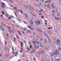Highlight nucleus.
Returning <instances> with one entry per match:
<instances>
[{
	"label": "nucleus",
	"instance_id": "nucleus-1",
	"mask_svg": "<svg viewBox=\"0 0 61 61\" xmlns=\"http://www.w3.org/2000/svg\"><path fill=\"white\" fill-rule=\"evenodd\" d=\"M20 43H21V46L22 47H21L20 48L21 49V50H20V53H22V52H23V43L21 42Z\"/></svg>",
	"mask_w": 61,
	"mask_h": 61
},
{
	"label": "nucleus",
	"instance_id": "nucleus-2",
	"mask_svg": "<svg viewBox=\"0 0 61 61\" xmlns=\"http://www.w3.org/2000/svg\"><path fill=\"white\" fill-rule=\"evenodd\" d=\"M1 4L2 5H3H3H1V6L3 8H5V4L3 2H2L1 3Z\"/></svg>",
	"mask_w": 61,
	"mask_h": 61
},
{
	"label": "nucleus",
	"instance_id": "nucleus-3",
	"mask_svg": "<svg viewBox=\"0 0 61 61\" xmlns=\"http://www.w3.org/2000/svg\"><path fill=\"white\" fill-rule=\"evenodd\" d=\"M53 54H55V55H58V54H59V52H58V51L56 50L55 51V53H53Z\"/></svg>",
	"mask_w": 61,
	"mask_h": 61
},
{
	"label": "nucleus",
	"instance_id": "nucleus-4",
	"mask_svg": "<svg viewBox=\"0 0 61 61\" xmlns=\"http://www.w3.org/2000/svg\"><path fill=\"white\" fill-rule=\"evenodd\" d=\"M55 19H56V20H58V21H59V20H61V18L60 17V18H56V16H55Z\"/></svg>",
	"mask_w": 61,
	"mask_h": 61
},
{
	"label": "nucleus",
	"instance_id": "nucleus-5",
	"mask_svg": "<svg viewBox=\"0 0 61 61\" xmlns=\"http://www.w3.org/2000/svg\"><path fill=\"white\" fill-rule=\"evenodd\" d=\"M44 33L45 35H46V36H47V38L48 39V38H49V37H48V35L47 34H46V33L45 32H44Z\"/></svg>",
	"mask_w": 61,
	"mask_h": 61
},
{
	"label": "nucleus",
	"instance_id": "nucleus-6",
	"mask_svg": "<svg viewBox=\"0 0 61 61\" xmlns=\"http://www.w3.org/2000/svg\"><path fill=\"white\" fill-rule=\"evenodd\" d=\"M37 30L38 31H39V32H41V33H42V31L41 30L39 29H37Z\"/></svg>",
	"mask_w": 61,
	"mask_h": 61
},
{
	"label": "nucleus",
	"instance_id": "nucleus-7",
	"mask_svg": "<svg viewBox=\"0 0 61 61\" xmlns=\"http://www.w3.org/2000/svg\"><path fill=\"white\" fill-rule=\"evenodd\" d=\"M37 22L38 23V24H41V21H40V20H37Z\"/></svg>",
	"mask_w": 61,
	"mask_h": 61
},
{
	"label": "nucleus",
	"instance_id": "nucleus-8",
	"mask_svg": "<svg viewBox=\"0 0 61 61\" xmlns=\"http://www.w3.org/2000/svg\"><path fill=\"white\" fill-rule=\"evenodd\" d=\"M30 22L31 24H32V25H33V21L32 20H30Z\"/></svg>",
	"mask_w": 61,
	"mask_h": 61
},
{
	"label": "nucleus",
	"instance_id": "nucleus-9",
	"mask_svg": "<svg viewBox=\"0 0 61 61\" xmlns=\"http://www.w3.org/2000/svg\"><path fill=\"white\" fill-rule=\"evenodd\" d=\"M57 42H58V44H60V41H59V40L58 39L57 41Z\"/></svg>",
	"mask_w": 61,
	"mask_h": 61
},
{
	"label": "nucleus",
	"instance_id": "nucleus-10",
	"mask_svg": "<svg viewBox=\"0 0 61 61\" xmlns=\"http://www.w3.org/2000/svg\"><path fill=\"white\" fill-rule=\"evenodd\" d=\"M20 12L21 13V14H23V11H22L21 10H20Z\"/></svg>",
	"mask_w": 61,
	"mask_h": 61
},
{
	"label": "nucleus",
	"instance_id": "nucleus-11",
	"mask_svg": "<svg viewBox=\"0 0 61 61\" xmlns=\"http://www.w3.org/2000/svg\"><path fill=\"white\" fill-rule=\"evenodd\" d=\"M35 23L36 24V25H38V23H37V22H36V21H35Z\"/></svg>",
	"mask_w": 61,
	"mask_h": 61
},
{
	"label": "nucleus",
	"instance_id": "nucleus-12",
	"mask_svg": "<svg viewBox=\"0 0 61 61\" xmlns=\"http://www.w3.org/2000/svg\"><path fill=\"white\" fill-rule=\"evenodd\" d=\"M9 32H10V33H11L12 32V31H11V30H9Z\"/></svg>",
	"mask_w": 61,
	"mask_h": 61
},
{
	"label": "nucleus",
	"instance_id": "nucleus-13",
	"mask_svg": "<svg viewBox=\"0 0 61 61\" xmlns=\"http://www.w3.org/2000/svg\"><path fill=\"white\" fill-rule=\"evenodd\" d=\"M45 44H46V43L47 42H46V39H45Z\"/></svg>",
	"mask_w": 61,
	"mask_h": 61
},
{
	"label": "nucleus",
	"instance_id": "nucleus-14",
	"mask_svg": "<svg viewBox=\"0 0 61 61\" xmlns=\"http://www.w3.org/2000/svg\"><path fill=\"white\" fill-rule=\"evenodd\" d=\"M18 54V52H17L16 53V54L15 55V56H16Z\"/></svg>",
	"mask_w": 61,
	"mask_h": 61
},
{
	"label": "nucleus",
	"instance_id": "nucleus-15",
	"mask_svg": "<svg viewBox=\"0 0 61 61\" xmlns=\"http://www.w3.org/2000/svg\"><path fill=\"white\" fill-rule=\"evenodd\" d=\"M29 44L30 46H31V43L30 42H29Z\"/></svg>",
	"mask_w": 61,
	"mask_h": 61
},
{
	"label": "nucleus",
	"instance_id": "nucleus-16",
	"mask_svg": "<svg viewBox=\"0 0 61 61\" xmlns=\"http://www.w3.org/2000/svg\"><path fill=\"white\" fill-rule=\"evenodd\" d=\"M47 7L48 8H49V7H50V5H47Z\"/></svg>",
	"mask_w": 61,
	"mask_h": 61
},
{
	"label": "nucleus",
	"instance_id": "nucleus-17",
	"mask_svg": "<svg viewBox=\"0 0 61 61\" xmlns=\"http://www.w3.org/2000/svg\"><path fill=\"white\" fill-rule=\"evenodd\" d=\"M5 45H6L7 44V42L6 41H5Z\"/></svg>",
	"mask_w": 61,
	"mask_h": 61
},
{
	"label": "nucleus",
	"instance_id": "nucleus-18",
	"mask_svg": "<svg viewBox=\"0 0 61 61\" xmlns=\"http://www.w3.org/2000/svg\"><path fill=\"white\" fill-rule=\"evenodd\" d=\"M28 8L30 10H31V7H28Z\"/></svg>",
	"mask_w": 61,
	"mask_h": 61
},
{
	"label": "nucleus",
	"instance_id": "nucleus-19",
	"mask_svg": "<svg viewBox=\"0 0 61 61\" xmlns=\"http://www.w3.org/2000/svg\"><path fill=\"white\" fill-rule=\"evenodd\" d=\"M51 6L52 7H53L54 6V4H52L51 5Z\"/></svg>",
	"mask_w": 61,
	"mask_h": 61
},
{
	"label": "nucleus",
	"instance_id": "nucleus-20",
	"mask_svg": "<svg viewBox=\"0 0 61 61\" xmlns=\"http://www.w3.org/2000/svg\"><path fill=\"white\" fill-rule=\"evenodd\" d=\"M18 32L19 33V34L20 35H22V34H21V33H20V31H18Z\"/></svg>",
	"mask_w": 61,
	"mask_h": 61
},
{
	"label": "nucleus",
	"instance_id": "nucleus-21",
	"mask_svg": "<svg viewBox=\"0 0 61 61\" xmlns=\"http://www.w3.org/2000/svg\"><path fill=\"white\" fill-rule=\"evenodd\" d=\"M8 19H11V17H8Z\"/></svg>",
	"mask_w": 61,
	"mask_h": 61
},
{
	"label": "nucleus",
	"instance_id": "nucleus-22",
	"mask_svg": "<svg viewBox=\"0 0 61 61\" xmlns=\"http://www.w3.org/2000/svg\"><path fill=\"white\" fill-rule=\"evenodd\" d=\"M12 50L13 51H14V48H13V47H12Z\"/></svg>",
	"mask_w": 61,
	"mask_h": 61
},
{
	"label": "nucleus",
	"instance_id": "nucleus-23",
	"mask_svg": "<svg viewBox=\"0 0 61 61\" xmlns=\"http://www.w3.org/2000/svg\"><path fill=\"white\" fill-rule=\"evenodd\" d=\"M49 1H45V3H48V2H49Z\"/></svg>",
	"mask_w": 61,
	"mask_h": 61
},
{
	"label": "nucleus",
	"instance_id": "nucleus-24",
	"mask_svg": "<svg viewBox=\"0 0 61 61\" xmlns=\"http://www.w3.org/2000/svg\"><path fill=\"white\" fill-rule=\"evenodd\" d=\"M30 30H34V29H32L31 27H30Z\"/></svg>",
	"mask_w": 61,
	"mask_h": 61
},
{
	"label": "nucleus",
	"instance_id": "nucleus-25",
	"mask_svg": "<svg viewBox=\"0 0 61 61\" xmlns=\"http://www.w3.org/2000/svg\"><path fill=\"white\" fill-rule=\"evenodd\" d=\"M2 13H3V15H4L5 14V13L4 12V11H2Z\"/></svg>",
	"mask_w": 61,
	"mask_h": 61
},
{
	"label": "nucleus",
	"instance_id": "nucleus-26",
	"mask_svg": "<svg viewBox=\"0 0 61 61\" xmlns=\"http://www.w3.org/2000/svg\"><path fill=\"white\" fill-rule=\"evenodd\" d=\"M6 36L7 37H8V34H6Z\"/></svg>",
	"mask_w": 61,
	"mask_h": 61
},
{
	"label": "nucleus",
	"instance_id": "nucleus-27",
	"mask_svg": "<svg viewBox=\"0 0 61 61\" xmlns=\"http://www.w3.org/2000/svg\"><path fill=\"white\" fill-rule=\"evenodd\" d=\"M33 59H34V61H36V59H35V57H33Z\"/></svg>",
	"mask_w": 61,
	"mask_h": 61
},
{
	"label": "nucleus",
	"instance_id": "nucleus-28",
	"mask_svg": "<svg viewBox=\"0 0 61 61\" xmlns=\"http://www.w3.org/2000/svg\"><path fill=\"white\" fill-rule=\"evenodd\" d=\"M32 48V46H30V48Z\"/></svg>",
	"mask_w": 61,
	"mask_h": 61
},
{
	"label": "nucleus",
	"instance_id": "nucleus-29",
	"mask_svg": "<svg viewBox=\"0 0 61 61\" xmlns=\"http://www.w3.org/2000/svg\"><path fill=\"white\" fill-rule=\"evenodd\" d=\"M56 45H57V46H58V44L57 43V42H56Z\"/></svg>",
	"mask_w": 61,
	"mask_h": 61
},
{
	"label": "nucleus",
	"instance_id": "nucleus-30",
	"mask_svg": "<svg viewBox=\"0 0 61 61\" xmlns=\"http://www.w3.org/2000/svg\"><path fill=\"white\" fill-rule=\"evenodd\" d=\"M37 47V46H36L35 45V46H34V47H35V48H36V47Z\"/></svg>",
	"mask_w": 61,
	"mask_h": 61
},
{
	"label": "nucleus",
	"instance_id": "nucleus-31",
	"mask_svg": "<svg viewBox=\"0 0 61 61\" xmlns=\"http://www.w3.org/2000/svg\"><path fill=\"white\" fill-rule=\"evenodd\" d=\"M17 20H18L19 21H21V20L19 19H17Z\"/></svg>",
	"mask_w": 61,
	"mask_h": 61
},
{
	"label": "nucleus",
	"instance_id": "nucleus-32",
	"mask_svg": "<svg viewBox=\"0 0 61 61\" xmlns=\"http://www.w3.org/2000/svg\"><path fill=\"white\" fill-rule=\"evenodd\" d=\"M10 3H13V1L12 0H10Z\"/></svg>",
	"mask_w": 61,
	"mask_h": 61
},
{
	"label": "nucleus",
	"instance_id": "nucleus-33",
	"mask_svg": "<svg viewBox=\"0 0 61 61\" xmlns=\"http://www.w3.org/2000/svg\"><path fill=\"white\" fill-rule=\"evenodd\" d=\"M26 28H24V31H25V30H26Z\"/></svg>",
	"mask_w": 61,
	"mask_h": 61
},
{
	"label": "nucleus",
	"instance_id": "nucleus-34",
	"mask_svg": "<svg viewBox=\"0 0 61 61\" xmlns=\"http://www.w3.org/2000/svg\"><path fill=\"white\" fill-rule=\"evenodd\" d=\"M14 41H16V39H15V38H14Z\"/></svg>",
	"mask_w": 61,
	"mask_h": 61
},
{
	"label": "nucleus",
	"instance_id": "nucleus-35",
	"mask_svg": "<svg viewBox=\"0 0 61 61\" xmlns=\"http://www.w3.org/2000/svg\"><path fill=\"white\" fill-rule=\"evenodd\" d=\"M30 27H31L30 26H28V27L29 28H30Z\"/></svg>",
	"mask_w": 61,
	"mask_h": 61
},
{
	"label": "nucleus",
	"instance_id": "nucleus-36",
	"mask_svg": "<svg viewBox=\"0 0 61 61\" xmlns=\"http://www.w3.org/2000/svg\"><path fill=\"white\" fill-rule=\"evenodd\" d=\"M27 48L28 49V50H30V49H29V48L27 47Z\"/></svg>",
	"mask_w": 61,
	"mask_h": 61
},
{
	"label": "nucleus",
	"instance_id": "nucleus-37",
	"mask_svg": "<svg viewBox=\"0 0 61 61\" xmlns=\"http://www.w3.org/2000/svg\"><path fill=\"white\" fill-rule=\"evenodd\" d=\"M57 61H59V59H57Z\"/></svg>",
	"mask_w": 61,
	"mask_h": 61
},
{
	"label": "nucleus",
	"instance_id": "nucleus-38",
	"mask_svg": "<svg viewBox=\"0 0 61 61\" xmlns=\"http://www.w3.org/2000/svg\"><path fill=\"white\" fill-rule=\"evenodd\" d=\"M25 17L27 18H28V16H27V15H25Z\"/></svg>",
	"mask_w": 61,
	"mask_h": 61
},
{
	"label": "nucleus",
	"instance_id": "nucleus-39",
	"mask_svg": "<svg viewBox=\"0 0 61 61\" xmlns=\"http://www.w3.org/2000/svg\"><path fill=\"white\" fill-rule=\"evenodd\" d=\"M17 38H18V39H19V37H18V36H17Z\"/></svg>",
	"mask_w": 61,
	"mask_h": 61
},
{
	"label": "nucleus",
	"instance_id": "nucleus-40",
	"mask_svg": "<svg viewBox=\"0 0 61 61\" xmlns=\"http://www.w3.org/2000/svg\"><path fill=\"white\" fill-rule=\"evenodd\" d=\"M52 11L53 13H55V11H54V10H52Z\"/></svg>",
	"mask_w": 61,
	"mask_h": 61
},
{
	"label": "nucleus",
	"instance_id": "nucleus-41",
	"mask_svg": "<svg viewBox=\"0 0 61 61\" xmlns=\"http://www.w3.org/2000/svg\"><path fill=\"white\" fill-rule=\"evenodd\" d=\"M11 25L12 26H13V27H14V25L13 24H11Z\"/></svg>",
	"mask_w": 61,
	"mask_h": 61
},
{
	"label": "nucleus",
	"instance_id": "nucleus-42",
	"mask_svg": "<svg viewBox=\"0 0 61 61\" xmlns=\"http://www.w3.org/2000/svg\"><path fill=\"white\" fill-rule=\"evenodd\" d=\"M21 32H22V33H23V34H25V33H24V32H23L22 31Z\"/></svg>",
	"mask_w": 61,
	"mask_h": 61
},
{
	"label": "nucleus",
	"instance_id": "nucleus-43",
	"mask_svg": "<svg viewBox=\"0 0 61 61\" xmlns=\"http://www.w3.org/2000/svg\"><path fill=\"white\" fill-rule=\"evenodd\" d=\"M37 44H39V41H38L37 42Z\"/></svg>",
	"mask_w": 61,
	"mask_h": 61
},
{
	"label": "nucleus",
	"instance_id": "nucleus-44",
	"mask_svg": "<svg viewBox=\"0 0 61 61\" xmlns=\"http://www.w3.org/2000/svg\"><path fill=\"white\" fill-rule=\"evenodd\" d=\"M1 24L2 25H4V23L3 22H2L1 23Z\"/></svg>",
	"mask_w": 61,
	"mask_h": 61
},
{
	"label": "nucleus",
	"instance_id": "nucleus-45",
	"mask_svg": "<svg viewBox=\"0 0 61 61\" xmlns=\"http://www.w3.org/2000/svg\"><path fill=\"white\" fill-rule=\"evenodd\" d=\"M32 43H35V42L34 41H32Z\"/></svg>",
	"mask_w": 61,
	"mask_h": 61
},
{
	"label": "nucleus",
	"instance_id": "nucleus-46",
	"mask_svg": "<svg viewBox=\"0 0 61 61\" xmlns=\"http://www.w3.org/2000/svg\"><path fill=\"white\" fill-rule=\"evenodd\" d=\"M45 25H47V23L45 22Z\"/></svg>",
	"mask_w": 61,
	"mask_h": 61
},
{
	"label": "nucleus",
	"instance_id": "nucleus-47",
	"mask_svg": "<svg viewBox=\"0 0 61 61\" xmlns=\"http://www.w3.org/2000/svg\"><path fill=\"white\" fill-rule=\"evenodd\" d=\"M51 56H53V54L51 53Z\"/></svg>",
	"mask_w": 61,
	"mask_h": 61
},
{
	"label": "nucleus",
	"instance_id": "nucleus-48",
	"mask_svg": "<svg viewBox=\"0 0 61 61\" xmlns=\"http://www.w3.org/2000/svg\"><path fill=\"white\" fill-rule=\"evenodd\" d=\"M12 32L13 33H14V32H15V31H14V30H12Z\"/></svg>",
	"mask_w": 61,
	"mask_h": 61
},
{
	"label": "nucleus",
	"instance_id": "nucleus-49",
	"mask_svg": "<svg viewBox=\"0 0 61 61\" xmlns=\"http://www.w3.org/2000/svg\"><path fill=\"white\" fill-rule=\"evenodd\" d=\"M2 29L4 31V29L3 28H2Z\"/></svg>",
	"mask_w": 61,
	"mask_h": 61
},
{
	"label": "nucleus",
	"instance_id": "nucleus-50",
	"mask_svg": "<svg viewBox=\"0 0 61 61\" xmlns=\"http://www.w3.org/2000/svg\"><path fill=\"white\" fill-rule=\"evenodd\" d=\"M24 14L25 15H27L26 14V13H24Z\"/></svg>",
	"mask_w": 61,
	"mask_h": 61
},
{
	"label": "nucleus",
	"instance_id": "nucleus-51",
	"mask_svg": "<svg viewBox=\"0 0 61 61\" xmlns=\"http://www.w3.org/2000/svg\"><path fill=\"white\" fill-rule=\"evenodd\" d=\"M36 35V34H35V32H34V33L33 34V35Z\"/></svg>",
	"mask_w": 61,
	"mask_h": 61
},
{
	"label": "nucleus",
	"instance_id": "nucleus-52",
	"mask_svg": "<svg viewBox=\"0 0 61 61\" xmlns=\"http://www.w3.org/2000/svg\"><path fill=\"white\" fill-rule=\"evenodd\" d=\"M41 17H44V16L43 15H42L41 16Z\"/></svg>",
	"mask_w": 61,
	"mask_h": 61
},
{
	"label": "nucleus",
	"instance_id": "nucleus-53",
	"mask_svg": "<svg viewBox=\"0 0 61 61\" xmlns=\"http://www.w3.org/2000/svg\"><path fill=\"white\" fill-rule=\"evenodd\" d=\"M33 44H34V45H36V43H35V42Z\"/></svg>",
	"mask_w": 61,
	"mask_h": 61
},
{
	"label": "nucleus",
	"instance_id": "nucleus-54",
	"mask_svg": "<svg viewBox=\"0 0 61 61\" xmlns=\"http://www.w3.org/2000/svg\"><path fill=\"white\" fill-rule=\"evenodd\" d=\"M59 50H61V48H59Z\"/></svg>",
	"mask_w": 61,
	"mask_h": 61
},
{
	"label": "nucleus",
	"instance_id": "nucleus-55",
	"mask_svg": "<svg viewBox=\"0 0 61 61\" xmlns=\"http://www.w3.org/2000/svg\"><path fill=\"white\" fill-rule=\"evenodd\" d=\"M33 51H34V52H35V50H34V49H33Z\"/></svg>",
	"mask_w": 61,
	"mask_h": 61
},
{
	"label": "nucleus",
	"instance_id": "nucleus-56",
	"mask_svg": "<svg viewBox=\"0 0 61 61\" xmlns=\"http://www.w3.org/2000/svg\"><path fill=\"white\" fill-rule=\"evenodd\" d=\"M14 13L15 15H16V13H15V12H14Z\"/></svg>",
	"mask_w": 61,
	"mask_h": 61
},
{
	"label": "nucleus",
	"instance_id": "nucleus-57",
	"mask_svg": "<svg viewBox=\"0 0 61 61\" xmlns=\"http://www.w3.org/2000/svg\"><path fill=\"white\" fill-rule=\"evenodd\" d=\"M51 60L52 61H53V59H52V58H51Z\"/></svg>",
	"mask_w": 61,
	"mask_h": 61
},
{
	"label": "nucleus",
	"instance_id": "nucleus-58",
	"mask_svg": "<svg viewBox=\"0 0 61 61\" xmlns=\"http://www.w3.org/2000/svg\"><path fill=\"white\" fill-rule=\"evenodd\" d=\"M53 8H55V6H54L52 7Z\"/></svg>",
	"mask_w": 61,
	"mask_h": 61
},
{
	"label": "nucleus",
	"instance_id": "nucleus-59",
	"mask_svg": "<svg viewBox=\"0 0 61 61\" xmlns=\"http://www.w3.org/2000/svg\"><path fill=\"white\" fill-rule=\"evenodd\" d=\"M45 22H47V21L46 20H45L44 21Z\"/></svg>",
	"mask_w": 61,
	"mask_h": 61
},
{
	"label": "nucleus",
	"instance_id": "nucleus-60",
	"mask_svg": "<svg viewBox=\"0 0 61 61\" xmlns=\"http://www.w3.org/2000/svg\"><path fill=\"white\" fill-rule=\"evenodd\" d=\"M42 40H43V39H42V38L40 39V40L41 41Z\"/></svg>",
	"mask_w": 61,
	"mask_h": 61
},
{
	"label": "nucleus",
	"instance_id": "nucleus-61",
	"mask_svg": "<svg viewBox=\"0 0 61 61\" xmlns=\"http://www.w3.org/2000/svg\"><path fill=\"white\" fill-rule=\"evenodd\" d=\"M40 46L41 47H43V46H42V45H40Z\"/></svg>",
	"mask_w": 61,
	"mask_h": 61
},
{
	"label": "nucleus",
	"instance_id": "nucleus-62",
	"mask_svg": "<svg viewBox=\"0 0 61 61\" xmlns=\"http://www.w3.org/2000/svg\"><path fill=\"white\" fill-rule=\"evenodd\" d=\"M24 42H25V43H26V41H25V40L24 41Z\"/></svg>",
	"mask_w": 61,
	"mask_h": 61
},
{
	"label": "nucleus",
	"instance_id": "nucleus-63",
	"mask_svg": "<svg viewBox=\"0 0 61 61\" xmlns=\"http://www.w3.org/2000/svg\"><path fill=\"white\" fill-rule=\"evenodd\" d=\"M40 15H42L41 13H40Z\"/></svg>",
	"mask_w": 61,
	"mask_h": 61
},
{
	"label": "nucleus",
	"instance_id": "nucleus-64",
	"mask_svg": "<svg viewBox=\"0 0 61 61\" xmlns=\"http://www.w3.org/2000/svg\"><path fill=\"white\" fill-rule=\"evenodd\" d=\"M37 48H39V46H37Z\"/></svg>",
	"mask_w": 61,
	"mask_h": 61
}]
</instances>
